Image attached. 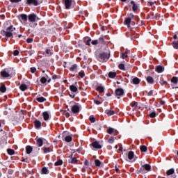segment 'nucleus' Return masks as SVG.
<instances>
[{"label":"nucleus","mask_w":178,"mask_h":178,"mask_svg":"<svg viewBox=\"0 0 178 178\" xmlns=\"http://www.w3.org/2000/svg\"><path fill=\"white\" fill-rule=\"evenodd\" d=\"M79 75L80 76V77H81V79H83V77H84L85 76L84 72H80L79 73Z\"/></svg>","instance_id":"nucleus-56"},{"label":"nucleus","mask_w":178,"mask_h":178,"mask_svg":"<svg viewBox=\"0 0 178 178\" xmlns=\"http://www.w3.org/2000/svg\"><path fill=\"white\" fill-rule=\"evenodd\" d=\"M20 17L24 22H27V15L26 14H22Z\"/></svg>","instance_id":"nucleus-30"},{"label":"nucleus","mask_w":178,"mask_h":178,"mask_svg":"<svg viewBox=\"0 0 178 178\" xmlns=\"http://www.w3.org/2000/svg\"><path fill=\"white\" fill-rule=\"evenodd\" d=\"M70 89L72 92H77L78 89L77 87H76L74 85L70 86Z\"/></svg>","instance_id":"nucleus-20"},{"label":"nucleus","mask_w":178,"mask_h":178,"mask_svg":"<svg viewBox=\"0 0 178 178\" xmlns=\"http://www.w3.org/2000/svg\"><path fill=\"white\" fill-rule=\"evenodd\" d=\"M94 102L96 105H101V102H99V100H95Z\"/></svg>","instance_id":"nucleus-60"},{"label":"nucleus","mask_w":178,"mask_h":178,"mask_svg":"<svg viewBox=\"0 0 178 178\" xmlns=\"http://www.w3.org/2000/svg\"><path fill=\"white\" fill-rule=\"evenodd\" d=\"M133 158H134V152H133L132 151H130L128 153V159L131 161V159H133Z\"/></svg>","instance_id":"nucleus-22"},{"label":"nucleus","mask_w":178,"mask_h":178,"mask_svg":"<svg viewBox=\"0 0 178 178\" xmlns=\"http://www.w3.org/2000/svg\"><path fill=\"white\" fill-rule=\"evenodd\" d=\"M71 72H76L77 70V65L74 64L70 68Z\"/></svg>","instance_id":"nucleus-27"},{"label":"nucleus","mask_w":178,"mask_h":178,"mask_svg":"<svg viewBox=\"0 0 178 178\" xmlns=\"http://www.w3.org/2000/svg\"><path fill=\"white\" fill-rule=\"evenodd\" d=\"M105 114L108 116H113V115H115V111L107 109L105 111Z\"/></svg>","instance_id":"nucleus-16"},{"label":"nucleus","mask_w":178,"mask_h":178,"mask_svg":"<svg viewBox=\"0 0 178 178\" xmlns=\"http://www.w3.org/2000/svg\"><path fill=\"white\" fill-rule=\"evenodd\" d=\"M55 166H60V165H63V161H62V160H58V161H57L56 163H55Z\"/></svg>","instance_id":"nucleus-26"},{"label":"nucleus","mask_w":178,"mask_h":178,"mask_svg":"<svg viewBox=\"0 0 178 178\" xmlns=\"http://www.w3.org/2000/svg\"><path fill=\"white\" fill-rule=\"evenodd\" d=\"M13 3H19V2H22V0H10Z\"/></svg>","instance_id":"nucleus-52"},{"label":"nucleus","mask_w":178,"mask_h":178,"mask_svg":"<svg viewBox=\"0 0 178 178\" xmlns=\"http://www.w3.org/2000/svg\"><path fill=\"white\" fill-rule=\"evenodd\" d=\"M64 115L66 116V118H69V116H70V114L68 112H65Z\"/></svg>","instance_id":"nucleus-62"},{"label":"nucleus","mask_w":178,"mask_h":178,"mask_svg":"<svg viewBox=\"0 0 178 178\" xmlns=\"http://www.w3.org/2000/svg\"><path fill=\"white\" fill-rule=\"evenodd\" d=\"M147 81L149 84H152V83H154V78H152V76H147Z\"/></svg>","instance_id":"nucleus-28"},{"label":"nucleus","mask_w":178,"mask_h":178,"mask_svg":"<svg viewBox=\"0 0 178 178\" xmlns=\"http://www.w3.org/2000/svg\"><path fill=\"white\" fill-rule=\"evenodd\" d=\"M38 147H42L44 145V140L42 138H39L36 140Z\"/></svg>","instance_id":"nucleus-13"},{"label":"nucleus","mask_w":178,"mask_h":178,"mask_svg":"<svg viewBox=\"0 0 178 178\" xmlns=\"http://www.w3.org/2000/svg\"><path fill=\"white\" fill-rule=\"evenodd\" d=\"M65 140L67 143H70V141H72V136H67L65 138Z\"/></svg>","instance_id":"nucleus-43"},{"label":"nucleus","mask_w":178,"mask_h":178,"mask_svg":"<svg viewBox=\"0 0 178 178\" xmlns=\"http://www.w3.org/2000/svg\"><path fill=\"white\" fill-rule=\"evenodd\" d=\"M140 170L141 172H143V170L149 172V170H151V165L149 164H143L140 168Z\"/></svg>","instance_id":"nucleus-5"},{"label":"nucleus","mask_w":178,"mask_h":178,"mask_svg":"<svg viewBox=\"0 0 178 178\" xmlns=\"http://www.w3.org/2000/svg\"><path fill=\"white\" fill-rule=\"evenodd\" d=\"M92 145L93 148H95L96 149H101L102 148V146L99 144V143L95 141L92 143Z\"/></svg>","instance_id":"nucleus-9"},{"label":"nucleus","mask_w":178,"mask_h":178,"mask_svg":"<svg viewBox=\"0 0 178 178\" xmlns=\"http://www.w3.org/2000/svg\"><path fill=\"white\" fill-rule=\"evenodd\" d=\"M7 152H8V154L9 155H14L15 154V150H13L12 149H8Z\"/></svg>","instance_id":"nucleus-41"},{"label":"nucleus","mask_w":178,"mask_h":178,"mask_svg":"<svg viewBox=\"0 0 178 178\" xmlns=\"http://www.w3.org/2000/svg\"><path fill=\"white\" fill-rule=\"evenodd\" d=\"M172 83H173L174 84H177L178 83V78L176 76H173L171 79Z\"/></svg>","instance_id":"nucleus-31"},{"label":"nucleus","mask_w":178,"mask_h":178,"mask_svg":"<svg viewBox=\"0 0 178 178\" xmlns=\"http://www.w3.org/2000/svg\"><path fill=\"white\" fill-rule=\"evenodd\" d=\"M42 172L43 175H48L49 173V170H48V168H47V167H44L42 169Z\"/></svg>","instance_id":"nucleus-25"},{"label":"nucleus","mask_w":178,"mask_h":178,"mask_svg":"<svg viewBox=\"0 0 178 178\" xmlns=\"http://www.w3.org/2000/svg\"><path fill=\"white\" fill-rule=\"evenodd\" d=\"M118 67H119V69H120V70H125L124 64H120L118 65Z\"/></svg>","instance_id":"nucleus-48"},{"label":"nucleus","mask_w":178,"mask_h":178,"mask_svg":"<svg viewBox=\"0 0 178 178\" xmlns=\"http://www.w3.org/2000/svg\"><path fill=\"white\" fill-rule=\"evenodd\" d=\"M134 84H139L140 83V79L138 78H134L133 80H132Z\"/></svg>","instance_id":"nucleus-39"},{"label":"nucleus","mask_w":178,"mask_h":178,"mask_svg":"<svg viewBox=\"0 0 178 178\" xmlns=\"http://www.w3.org/2000/svg\"><path fill=\"white\" fill-rule=\"evenodd\" d=\"M115 131V129L113 128H108L107 130L108 134H112L113 131Z\"/></svg>","instance_id":"nucleus-45"},{"label":"nucleus","mask_w":178,"mask_h":178,"mask_svg":"<svg viewBox=\"0 0 178 178\" xmlns=\"http://www.w3.org/2000/svg\"><path fill=\"white\" fill-rule=\"evenodd\" d=\"M149 3L150 6H152V5H154V2H152V1H149Z\"/></svg>","instance_id":"nucleus-64"},{"label":"nucleus","mask_w":178,"mask_h":178,"mask_svg":"<svg viewBox=\"0 0 178 178\" xmlns=\"http://www.w3.org/2000/svg\"><path fill=\"white\" fill-rule=\"evenodd\" d=\"M35 129H40L41 127V122L38 120H35L34 122Z\"/></svg>","instance_id":"nucleus-15"},{"label":"nucleus","mask_w":178,"mask_h":178,"mask_svg":"<svg viewBox=\"0 0 178 178\" xmlns=\"http://www.w3.org/2000/svg\"><path fill=\"white\" fill-rule=\"evenodd\" d=\"M37 101H38V102H45V101H47V99L43 97H38Z\"/></svg>","instance_id":"nucleus-34"},{"label":"nucleus","mask_w":178,"mask_h":178,"mask_svg":"<svg viewBox=\"0 0 178 178\" xmlns=\"http://www.w3.org/2000/svg\"><path fill=\"white\" fill-rule=\"evenodd\" d=\"M131 106L133 108H137V105H138V103L136 102H133L131 104Z\"/></svg>","instance_id":"nucleus-49"},{"label":"nucleus","mask_w":178,"mask_h":178,"mask_svg":"<svg viewBox=\"0 0 178 178\" xmlns=\"http://www.w3.org/2000/svg\"><path fill=\"white\" fill-rule=\"evenodd\" d=\"M19 88H20V90H21V91H26V90H27V85L22 83V84L19 86Z\"/></svg>","instance_id":"nucleus-23"},{"label":"nucleus","mask_w":178,"mask_h":178,"mask_svg":"<svg viewBox=\"0 0 178 178\" xmlns=\"http://www.w3.org/2000/svg\"><path fill=\"white\" fill-rule=\"evenodd\" d=\"M99 62H106L109 59V54L106 53H102L99 55L98 58Z\"/></svg>","instance_id":"nucleus-3"},{"label":"nucleus","mask_w":178,"mask_h":178,"mask_svg":"<svg viewBox=\"0 0 178 178\" xmlns=\"http://www.w3.org/2000/svg\"><path fill=\"white\" fill-rule=\"evenodd\" d=\"M15 30H16V28H13V26L10 25L6 31H3V35H6L7 38L13 37V33L12 32L15 31Z\"/></svg>","instance_id":"nucleus-1"},{"label":"nucleus","mask_w":178,"mask_h":178,"mask_svg":"<svg viewBox=\"0 0 178 178\" xmlns=\"http://www.w3.org/2000/svg\"><path fill=\"white\" fill-rule=\"evenodd\" d=\"M26 152L28 154H31V152H33V147H31V146H26Z\"/></svg>","instance_id":"nucleus-19"},{"label":"nucleus","mask_w":178,"mask_h":178,"mask_svg":"<svg viewBox=\"0 0 178 178\" xmlns=\"http://www.w3.org/2000/svg\"><path fill=\"white\" fill-rule=\"evenodd\" d=\"M150 118H155L156 116V113L155 112H152L149 114Z\"/></svg>","instance_id":"nucleus-54"},{"label":"nucleus","mask_w":178,"mask_h":178,"mask_svg":"<svg viewBox=\"0 0 178 178\" xmlns=\"http://www.w3.org/2000/svg\"><path fill=\"white\" fill-rule=\"evenodd\" d=\"M28 5H34V6H38V1L37 0H27Z\"/></svg>","instance_id":"nucleus-10"},{"label":"nucleus","mask_w":178,"mask_h":178,"mask_svg":"<svg viewBox=\"0 0 178 178\" xmlns=\"http://www.w3.org/2000/svg\"><path fill=\"white\" fill-rule=\"evenodd\" d=\"M99 44V42H98V40H92V45H98Z\"/></svg>","instance_id":"nucleus-50"},{"label":"nucleus","mask_w":178,"mask_h":178,"mask_svg":"<svg viewBox=\"0 0 178 178\" xmlns=\"http://www.w3.org/2000/svg\"><path fill=\"white\" fill-rule=\"evenodd\" d=\"M89 120L90 122H91V123H95V118L94 117V115H90L89 118Z\"/></svg>","instance_id":"nucleus-44"},{"label":"nucleus","mask_w":178,"mask_h":178,"mask_svg":"<svg viewBox=\"0 0 178 178\" xmlns=\"http://www.w3.org/2000/svg\"><path fill=\"white\" fill-rule=\"evenodd\" d=\"M161 84L162 86H165V85L168 84V81H163Z\"/></svg>","instance_id":"nucleus-63"},{"label":"nucleus","mask_w":178,"mask_h":178,"mask_svg":"<svg viewBox=\"0 0 178 178\" xmlns=\"http://www.w3.org/2000/svg\"><path fill=\"white\" fill-rule=\"evenodd\" d=\"M175 173V169L171 168L167 171V176H170Z\"/></svg>","instance_id":"nucleus-24"},{"label":"nucleus","mask_w":178,"mask_h":178,"mask_svg":"<svg viewBox=\"0 0 178 178\" xmlns=\"http://www.w3.org/2000/svg\"><path fill=\"white\" fill-rule=\"evenodd\" d=\"M46 54H47V55H49V56H50V55H52V49H47L46 50Z\"/></svg>","instance_id":"nucleus-46"},{"label":"nucleus","mask_w":178,"mask_h":178,"mask_svg":"<svg viewBox=\"0 0 178 178\" xmlns=\"http://www.w3.org/2000/svg\"><path fill=\"white\" fill-rule=\"evenodd\" d=\"M115 94H116L117 97H122V95H123L124 94V90H123L122 88H118L115 90Z\"/></svg>","instance_id":"nucleus-7"},{"label":"nucleus","mask_w":178,"mask_h":178,"mask_svg":"<svg viewBox=\"0 0 178 178\" xmlns=\"http://www.w3.org/2000/svg\"><path fill=\"white\" fill-rule=\"evenodd\" d=\"M127 52L125 53H121V58L122 59H126V58H127Z\"/></svg>","instance_id":"nucleus-47"},{"label":"nucleus","mask_w":178,"mask_h":178,"mask_svg":"<svg viewBox=\"0 0 178 178\" xmlns=\"http://www.w3.org/2000/svg\"><path fill=\"white\" fill-rule=\"evenodd\" d=\"M105 90V88H104V86H98L97 88V90L99 92H104Z\"/></svg>","instance_id":"nucleus-29"},{"label":"nucleus","mask_w":178,"mask_h":178,"mask_svg":"<svg viewBox=\"0 0 178 178\" xmlns=\"http://www.w3.org/2000/svg\"><path fill=\"white\" fill-rule=\"evenodd\" d=\"M78 161H79V160H77V159L76 157L70 159L68 160L69 163H72V165H76V163H77Z\"/></svg>","instance_id":"nucleus-14"},{"label":"nucleus","mask_w":178,"mask_h":178,"mask_svg":"<svg viewBox=\"0 0 178 178\" xmlns=\"http://www.w3.org/2000/svg\"><path fill=\"white\" fill-rule=\"evenodd\" d=\"M40 83H42V84H45L47 83V78L45 76H42L40 79Z\"/></svg>","instance_id":"nucleus-42"},{"label":"nucleus","mask_w":178,"mask_h":178,"mask_svg":"<svg viewBox=\"0 0 178 178\" xmlns=\"http://www.w3.org/2000/svg\"><path fill=\"white\" fill-rule=\"evenodd\" d=\"M26 42H28V44H31V42H33V39H31V38H28V39L26 40Z\"/></svg>","instance_id":"nucleus-61"},{"label":"nucleus","mask_w":178,"mask_h":178,"mask_svg":"<svg viewBox=\"0 0 178 178\" xmlns=\"http://www.w3.org/2000/svg\"><path fill=\"white\" fill-rule=\"evenodd\" d=\"M42 149L44 154H49V152H51L50 147H44Z\"/></svg>","instance_id":"nucleus-21"},{"label":"nucleus","mask_w":178,"mask_h":178,"mask_svg":"<svg viewBox=\"0 0 178 178\" xmlns=\"http://www.w3.org/2000/svg\"><path fill=\"white\" fill-rule=\"evenodd\" d=\"M80 108H81L80 105L74 104V106H72L71 111L72 113L77 114L79 113V112H80Z\"/></svg>","instance_id":"nucleus-4"},{"label":"nucleus","mask_w":178,"mask_h":178,"mask_svg":"<svg viewBox=\"0 0 178 178\" xmlns=\"http://www.w3.org/2000/svg\"><path fill=\"white\" fill-rule=\"evenodd\" d=\"M156 70L157 73H162L165 70V68L163 66L159 65L156 67Z\"/></svg>","instance_id":"nucleus-18"},{"label":"nucleus","mask_w":178,"mask_h":178,"mask_svg":"<svg viewBox=\"0 0 178 178\" xmlns=\"http://www.w3.org/2000/svg\"><path fill=\"white\" fill-rule=\"evenodd\" d=\"M147 147L145 145L140 146L141 152H147Z\"/></svg>","instance_id":"nucleus-36"},{"label":"nucleus","mask_w":178,"mask_h":178,"mask_svg":"<svg viewBox=\"0 0 178 178\" xmlns=\"http://www.w3.org/2000/svg\"><path fill=\"white\" fill-rule=\"evenodd\" d=\"M43 119L45 122L49 120V113L48 111H45L42 113Z\"/></svg>","instance_id":"nucleus-12"},{"label":"nucleus","mask_w":178,"mask_h":178,"mask_svg":"<svg viewBox=\"0 0 178 178\" xmlns=\"http://www.w3.org/2000/svg\"><path fill=\"white\" fill-rule=\"evenodd\" d=\"M72 0H63L66 9H70V6H72Z\"/></svg>","instance_id":"nucleus-8"},{"label":"nucleus","mask_w":178,"mask_h":178,"mask_svg":"<svg viewBox=\"0 0 178 178\" xmlns=\"http://www.w3.org/2000/svg\"><path fill=\"white\" fill-rule=\"evenodd\" d=\"M31 73H35V72H37V68H35V67H31Z\"/></svg>","instance_id":"nucleus-51"},{"label":"nucleus","mask_w":178,"mask_h":178,"mask_svg":"<svg viewBox=\"0 0 178 178\" xmlns=\"http://www.w3.org/2000/svg\"><path fill=\"white\" fill-rule=\"evenodd\" d=\"M95 166L99 167L101 166V165L102 164V163L101 162V161H99V159H96L95 161Z\"/></svg>","instance_id":"nucleus-35"},{"label":"nucleus","mask_w":178,"mask_h":178,"mask_svg":"<svg viewBox=\"0 0 178 178\" xmlns=\"http://www.w3.org/2000/svg\"><path fill=\"white\" fill-rule=\"evenodd\" d=\"M148 95H149V97H152V96L154 95V91L150 90V91L148 92Z\"/></svg>","instance_id":"nucleus-59"},{"label":"nucleus","mask_w":178,"mask_h":178,"mask_svg":"<svg viewBox=\"0 0 178 178\" xmlns=\"http://www.w3.org/2000/svg\"><path fill=\"white\" fill-rule=\"evenodd\" d=\"M0 91L1 92H6V86H5V85H2L0 87Z\"/></svg>","instance_id":"nucleus-33"},{"label":"nucleus","mask_w":178,"mask_h":178,"mask_svg":"<svg viewBox=\"0 0 178 178\" xmlns=\"http://www.w3.org/2000/svg\"><path fill=\"white\" fill-rule=\"evenodd\" d=\"M89 163H90L88 162V160H86V161H84V165H86V167H83V172H86V169H87V166H88Z\"/></svg>","instance_id":"nucleus-40"},{"label":"nucleus","mask_w":178,"mask_h":178,"mask_svg":"<svg viewBox=\"0 0 178 178\" xmlns=\"http://www.w3.org/2000/svg\"><path fill=\"white\" fill-rule=\"evenodd\" d=\"M131 4L132 5L133 11L136 12V10H137V9H138V6H137L136 2H134V1H131Z\"/></svg>","instance_id":"nucleus-17"},{"label":"nucleus","mask_w":178,"mask_h":178,"mask_svg":"<svg viewBox=\"0 0 178 178\" xmlns=\"http://www.w3.org/2000/svg\"><path fill=\"white\" fill-rule=\"evenodd\" d=\"M99 42V44H102L104 42V38L101 37L99 40H97Z\"/></svg>","instance_id":"nucleus-55"},{"label":"nucleus","mask_w":178,"mask_h":178,"mask_svg":"<svg viewBox=\"0 0 178 178\" xmlns=\"http://www.w3.org/2000/svg\"><path fill=\"white\" fill-rule=\"evenodd\" d=\"M108 142L109 143V144H113V143H115V138L113 136H111L108 138Z\"/></svg>","instance_id":"nucleus-38"},{"label":"nucleus","mask_w":178,"mask_h":178,"mask_svg":"<svg viewBox=\"0 0 178 178\" xmlns=\"http://www.w3.org/2000/svg\"><path fill=\"white\" fill-rule=\"evenodd\" d=\"M12 72H13V68L11 67L6 68L1 72V75L2 76V77H4V78L10 77L12 74Z\"/></svg>","instance_id":"nucleus-2"},{"label":"nucleus","mask_w":178,"mask_h":178,"mask_svg":"<svg viewBox=\"0 0 178 178\" xmlns=\"http://www.w3.org/2000/svg\"><path fill=\"white\" fill-rule=\"evenodd\" d=\"M108 77L111 79H115V77H116V72H109Z\"/></svg>","instance_id":"nucleus-32"},{"label":"nucleus","mask_w":178,"mask_h":178,"mask_svg":"<svg viewBox=\"0 0 178 178\" xmlns=\"http://www.w3.org/2000/svg\"><path fill=\"white\" fill-rule=\"evenodd\" d=\"M14 56H17L19 55V51L17 50H15L13 52Z\"/></svg>","instance_id":"nucleus-58"},{"label":"nucleus","mask_w":178,"mask_h":178,"mask_svg":"<svg viewBox=\"0 0 178 178\" xmlns=\"http://www.w3.org/2000/svg\"><path fill=\"white\" fill-rule=\"evenodd\" d=\"M26 52L29 54L30 56L34 54V50H31V51H26Z\"/></svg>","instance_id":"nucleus-53"},{"label":"nucleus","mask_w":178,"mask_h":178,"mask_svg":"<svg viewBox=\"0 0 178 178\" xmlns=\"http://www.w3.org/2000/svg\"><path fill=\"white\" fill-rule=\"evenodd\" d=\"M134 17V15H131L130 17L127 18L124 20V24H127V26H130V23H131V19H133Z\"/></svg>","instance_id":"nucleus-11"},{"label":"nucleus","mask_w":178,"mask_h":178,"mask_svg":"<svg viewBox=\"0 0 178 178\" xmlns=\"http://www.w3.org/2000/svg\"><path fill=\"white\" fill-rule=\"evenodd\" d=\"M86 45H91V39H89L86 41Z\"/></svg>","instance_id":"nucleus-57"},{"label":"nucleus","mask_w":178,"mask_h":178,"mask_svg":"<svg viewBox=\"0 0 178 178\" xmlns=\"http://www.w3.org/2000/svg\"><path fill=\"white\" fill-rule=\"evenodd\" d=\"M172 47L175 48V49H178V40H175L172 42Z\"/></svg>","instance_id":"nucleus-37"},{"label":"nucleus","mask_w":178,"mask_h":178,"mask_svg":"<svg viewBox=\"0 0 178 178\" xmlns=\"http://www.w3.org/2000/svg\"><path fill=\"white\" fill-rule=\"evenodd\" d=\"M37 19H38V18L37 17V15H35V14H31L29 16V20L32 23H34V22H35Z\"/></svg>","instance_id":"nucleus-6"}]
</instances>
